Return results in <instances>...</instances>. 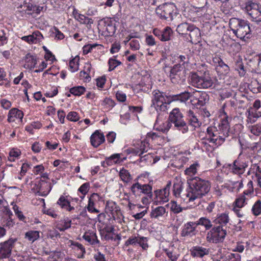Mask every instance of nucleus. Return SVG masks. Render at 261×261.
I'll use <instances>...</instances> for the list:
<instances>
[{"label": "nucleus", "instance_id": "nucleus-1", "mask_svg": "<svg viewBox=\"0 0 261 261\" xmlns=\"http://www.w3.org/2000/svg\"><path fill=\"white\" fill-rule=\"evenodd\" d=\"M190 65L188 60L180 64V68L184 69L182 73L185 79L182 80V82L185 81L186 78H188V81L194 87L202 89H213L215 87L214 81L210 74V71L206 68L205 64H202L203 69L198 70L197 72H191L190 71Z\"/></svg>", "mask_w": 261, "mask_h": 261}, {"label": "nucleus", "instance_id": "nucleus-2", "mask_svg": "<svg viewBox=\"0 0 261 261\" xmlns=\"http://www.w3.org/2000/svg\"><path fill=\"white\" fill-rule=\"evenodd\" d=\"M190 187V191L182 195L188 198L189 201L194 200L196 198H200L205 195L210 191L211 185L208 180L195 177L188 182Z\"/></svg>", "mask_w": 261, "mask_h": 261}, {"label": "nucleus", "instance_id": "nucleus-3", "mask_svg": "<svg viewBox=\"0 0 261 261\" xmlns=\"http://www.w3.org/2000/svg\"><path fill=\"white\" fill-rule=\"evenodd\" d=\"M152 93L154 98L152 100L151 107H154L157 111H165L167 109V105L179 100V94H167L159 90H154Z\"/></svg>", "mask_w": 261, "mask_h": 261}, {"label": "nucleus", "instance_id": "nucleus-4", "mask_svg": "<svg viewBox=\"0 0 261 261\" xmlns=\"http://www.w3.org/2000/svg\"><path fill=\"white\" fill-rule=\"evenodd\" d=\"M231 30L238 38L246 41L251 37V30L247 21L238 18H232L229 21Z\"/></svg>", "mask_w": 261, "mask_h": 261}, {"label": "nucleus", "instance_id": "nucleus-5", "mask_svg": "<svg viewBox=\"0 0 261 261\" xmlns=\"http://www.w3.org/2000/svg\"><path fill=\"white\" fill-rule=\"evenodd\" d=\"M156 14L165 20H173L177 16L178 9L173 3H164L159 6L155 9Z\"/></svg>", "mask_w": 261, "mask_h": 261}, {"label": "nucleus", "instance_id": "nucleus-6", "mask_svg": "<svg viewBox=\"0 0 261 261\" xmlns=\"http://www.w3.org/2000/svg\"><path fill=\"white\" fill-rule=\"evenodd\" d=\"M227 234L226 229L221 226H214L206 234V240L209 243L222 242Z\"/></svg>", "mask_w": 261, "mask_h": 261}, {"label": "nucleus", "instance_id": "nucleus-7", "mask_svg": "<svg viewBox=\"0 0 261 261\" xmlns=\"http://www.w3.org/2000/svg\"><path fill=\"white\" fill-rule=\"evenodd\" d=\"M245 10L251 21L257 23L261 22V5L249 1L245 4Z\"/></svg>", "mask_w": 261, "mask_h": 261}, {"label": "nucleus", "instance_id": "nucleus-8", "mask_svg": "<svg viewBox=\"0 0 261 261\" xmlns=\"http://www.w3.org/2000/svg\"><path fill=\"white\" fill-rule=\"evenodd\" d=\"M17 240L16 238H10L7 241L1 243L0 244V257L5 258H9Z\"/></svg>", "mask_w": 261, "mask_h": 261}, {"label": "nucleus", "instance_id": "nucleus-9", "mask_svg": "<svg viewBox=\"0 0 261 261\" xmlns=\"http://www.w3.org/2000/svg\"><path fill=\"white\" fill-rule=\"evenodd\" d=\"M168 120L169 123L167 125V127L165 128V130H168L172 124L177 129H179V109L178 108H175L170 112Z\"/></svg>", "mask_w": 261, "mask_h": 261}, {"label": "nucleus", "instance_id": "nucleus-10", "mask_svg": "<svg viewBox=\"0 0 261 261\" xmlns=\"http://www.w3.org/2000/svg\"><path fill=\"white\" fill-rule=\"evenodd\" d=\"M213 61L216 64V70L218 73L227 75L229 72V66L223 61L220 57L215 56L213 58Z\"/></svg>", "mask_w": 261, "mask_h": 261}, {"label": "nucleus", "instance_id": "nucleus-11", "mask_svg": "<svg viewBox=\"0 0 261 261\" xmlns=\"http://www.w3.org/2000/svg\"><path fill=\"white\" fill-rule=\"evenodd\" d=\"M196 222H188L184 225L183 226L181 236L182 237H192L193 236H195L198 232L196 230Z\"/></svg>", "mask_w": 261, "mask_h": 261}, {"label": "nucleus", "instance_id": "nucleus-12", "mask_svg": "<svg viewBox=\"0 0 261 261\" xmlns=\"http://www.w3.org/2000/svg\"><path fill=\"white\" fill-rule=\"evenodd\" d=\"M47 182L42 179H40L37 184H36V189L38 195L42 196H46L47 195L49 191L51 189L50 185H47Z\"/></svg>", "mask_w": 261, "mask_h": 261}, {"label": "nucleus", "instance_id": "nucleus-13", "mask_svg": "<svg viewBox=\"0 0 261 261\" xmlns=\"http://www.w3.org/2000/svg\"><path fill=\"white\" fill-rule=\"evenodd\" d=\"M105 141V138L103 134L100 133L99 130H96L90 137L91 144L94 147H97Z\"/></svg>", "mask_w": 261, "mask_h": 261}, {"label": "nucleus", "instance_id": "nucleus-14", "mask_svg": "<svg viewBox=\"0 0 261 261\" xmlns=\"http://www.w3.org/2000/svg\"><path fill=\"white\" fill-rule=\"evenodd\" d=\"M191 254L193 257H203L204 255H208L210 253V249L202 246H196L193 247L191 250Z\"/></svg>", "mask_w": 261, "mask_h": 261}, {"label": "nucleus", "instance_id": "nucleus-15", "mask_svg": "<svg viewBox=\"0 0 261 261\" xmlns=\"http://www.w3.org/2000/svg\"><path fill=\"white\" fill-rule=\"evenodd\" d=\"M248 165L246 163L239 160H235L232 166V171L236 174H242L244 173L245 168Z\"/></svg>", "mask_w": 261, "mask_h": 261}, {"label": "nucleus", "instance_id": "nucleus-16", "mask_svg": "<svg viewBox=\"0 0 261 261\" xmlns=\"http://www.w3.org/2000/svg\"><path fill=\"white\" fill-rule=\"evenodd\" d=\"M229 221L228 215L226 213H222L218 215L216 219L213 221L215 225L219 224L217 226H221L224 228Z\"/></svg>", "mask_w": 261, "mask_h": 261}, {"label": "nucleus", "instance_id": "nucleus-17", "mask_svg": "<svg viewBox=\"0 0 261 261\" xmlns=\"http://www.w3.org/2000/svg\"><path fill=\"white\" fill-rule=\"evenodd\" d=\"M198 30V28L194 27L193 25L186 22L180 23V36L189 34L191 37L192 32H196Z\"/></svg>", "mask_w": 261, "mask_h": 261}, {"label": "nucleus", "instance_id": "nucleus-18", "mask_svg": "<svg viewBox=\"0 0 261 261\" xmlns=\"http://www.w3.org/2000/svg\"><path fill=\"white\" fill-rule=\"evenodd\" d=\"M194 101V98L191 93L186 91L180 92V102H184L186 105L190 106L193 105Z\"/></svg>", "mask_w": 261, "mask_h": 261}, {"label": "nucleus", "instance_id": "nucleus-19", "mask_svg": "<svg viewBox=\"0 0 261 261\" xmlns=\"http://www.w3.org/2000/svg\"><path fill=\"white\" fill-rule=\"evenodd\" d=\"M23 117V113L21 111L16 108H13L9 112L8 121L9 122H14L15 121L14 118L22 120Z\"/></svg>", "mask_w": 261, "mask_h": 261}, {"label": "nucleus", "instance_id": "nucleus-20", "mask_svg": "<svg viewBox=\"0 0 261 261\" xmlns=\"http://www.w3.org/2000/svg\"><path fill=\"white\" fill-rule=\"evenodd\" d=\"M179 66L178 64L175 65L170 70V77L172 82L174 84H178L179 80Z\"/></svg>", "mask_w": 261, "mask_h": 261}, {"label": "nucleus", "instance_id": "nucleus-21", "mask_svg": "<svg viewBox=\"0 0 261 261\" xmlns=\"http://www.w3.org/2000/svg\"><path fill=\"white\" fill-rule=\"evenodd\" d=\"M104 23L106 27V31L107 32V36H113L116 31L115 24L111 20L104 19Z\"/></svg>", "mask_w": 261, "mask_h": 261}, {"label": "nucleus", "instance_id": "nucleus-22", "mask_svg": "<svg viewBox=\"0 0 261 261\" xmlns=\"http://www.w3.org/2000/svg\"><path fill=\"white\" fill-rule=\"evenodd\" d=\"M187 114L189 117V122L190 125L195 127H199L201 123L198 121L197 117L194 115L193 111L189 110L187 112Z\"/></svg>", "mask_w": 261, "mask_h": 261}, {"label": "nucleus", "instance_id": "nucleus-23", "mask_svg": "<svg viewBox=\"0 0 261 261\" xmlns=\"http://www.w3.org/2000/svg\"><path fill=\"white\" fill-rule=\"evenodd\" d=\"M24 60L28 63L27 67L29 68H34L37 64L36 59L29 53L25 55Z\"/></svg>", "mask_w": 261, "mask_h": 261}, {"label": "nucleus", "instance_id": "nucleus-24", "mask_svg": "<svg viewBox=\"0 0 261 261\" xmlns=\"http://www.w3.org/2000/svg\"><path fill=\"white\" fill-rule=\"evenodd\" d=\"M154 194L155 195L154 202H156V204H158V202L161 203V202H163V203H164L168 200V197L164 198V192L162 190L155 191Z\"/></svg>", "mask_w": 261, "mask_h": 261}, {"label": "nucleus", "instance_id": "nucleus-25", "mask_svg": "<svg viewBox=\"0 0 261 261\" xmlns=\"http://www.w3.org/2000/svg\"><path fill=\"white\" fill-rule=\"evenodd\" d=\"M196 226L199 225L204 226L206 230L210 229L213 225L211 221L205 217L200 218L198 221L196 222Z\"/></svg>", "mask_w": 261, "mask_h": 261}, {"label": "nucleus", "instance_id": "nucleus-26", "mask_svg": "<svg viewBox=\"0 0 261 261\" xmlns=\"http://www.w3.org/2000/svg\"><path fill=\"white\" fill-rule=\"evenodd\" d=\"M152 187L149 184L142 185L141 190H140V194L141 193L146 194L150 198V200L152 199L153 194L152 193Z\"/></svg>", "mask_w": 261, "mask_h": 261}, {"label": "nucleus", "instance_id": "nucleus-27", "mask_svg": "<svg viewBox=\"0 0 261 261\" xmlns=\"http://www.w3.org/2000/svg\"><path fill=\"white\" fill-rule=\"evenodd\" d=\"M86 91V89L82 86H75L70 89L69 92L71 94L80 96L83 94Z\"/></svg>", "mask_w": 261, "mask_h": 261}, {"label": "nucleus", "instance_id": "nucleus-28", "mask_svg": "<svg viewBox=\"0 0 261 261\" xmlns=\"http://www.w3.org/2000/svg\"><path fill=\"white\" fill-rule=\"evenodd\" d=\"M165 213V208L163 206H158L152 210L150 213L151 218H157L160 216H163Z\"/></svg>", "mask_w": 261, "mask_h": 261}, {"label": "nucleus", "instance_id": "nucleus-29", "mask_svg": "<svg viewBox=\"0 0 261 261\" xmlns=\"http://www.w3.org/2000/svg\"><path fill=\"white\" fill-rule=\"evenodd\" d=\"M172 33V31L171 29L168 27H166L162 30L161 35L162 36L161 37L160 40L162 41H166L169 40L170 39V36Z\"/></svg>", "mask_w": 261, "mask_h": 261}, {"label": "nucleus", "instance_id": "nucleus-30", "mask_svg": "<svg viewBox=\"0 0 261 261\" xmlns=\"http://www.w3.org/2000/svg\"><path fill=\"white\" fill-rule=\"evenodd\" d=\"M119 176L121 180L125 182H129L132 179V176L128 170L122 168L119 172Z\"/></svg>", "mask_w": 261, "mask_h": 261}, {"label": "nucleus", "instance_id": "nucleus-31", "mask_svg": "<svg viewBox=\"0 0 261 261\" xmlns=\"http://www.w3.org/2000/svg\"><path fill=\"white\" fill-rule=\"evenodd\" d=\"M0 224L4 227H8L10 228L12 227L14 222L12 218H3L0 220Z\"/></svg>", "mask_w": 261, "mask_h": 261}, {"label": "nucleus", "instance_id": "nucleus-32", "mask_svg": "<svg viewBox=\"0 0 261 261\" xmlns=\"http://www.w3.org/2000/svg\"><path fill=\"white\" fill-rule=\"evenodd\" d=\"M99 197V196L97 193H94L91 194V196L89 198L88 204L87 206V208L88 211H90L91 209H93V207H94V200H96L97 199H98Z\"/></svg>", "mask_w": 261, "mask_h": 261}, {"label": "nucleus", "instance_id": "nucleus-33", "mask_svg": "<svg viewBox=\"0 0 261 261\" xmlns=\"http://www.w3.org/2000/svg\"><path fill=\"white\" fill-rule=\"evenodd\" d=\"M25 238L32 242L39 238V232L38 231H30L25 233Z\"/></svg>", "mask_w": 261, "mask_h": 261}, {"label": "nucleus", "instance_id": "nucleus-34", "mask_svg": "<svg viewBox=\"0 0 261 261\" xmlns=\"http://www.w3.org/2000/svg\"><path fill=\"white\" fill-rule=\"evenodd\" d=\"M105 210L107 213H110L113 214L114 211H117L118 210L116 203L113 201H107Z\"/></svg>", "mask_w": 261, "mask_h": 261}, {"label": "nucleus", "instance_id": "nucleus-35", "mask_svg": "<svg viewBox=\"0 0 261 261\" xmlns=\"http://www.w3.org/2000/svg\"><path fill=\"white\" fill-rule=\"evenodd\" d=\"M235 69L238 71L239 75L243 76L246 73V70L244 69V65L242 61H237L235 65Z\"/></svg>", "mask_w": 261, "mask_h": 261}, {"label": "nucleus", "instance_id": "nucleus-36", "mask_svg": "<svg viewBox=\"0 0 261 261\" xmlns=\"http://www.w3.org/2000/svg\"><path fill=\"white\" fill-rule=\"evenodd\" d=\"M251 211L255 216H258L261 214V201L260 200L255 202L252 207Z\"/></svg>", "mask_w": 261, "mask_h": 261}, {"label": "nucleus", "instance_id": "nucleus-37", "mask_svg": "<svg viewBox=\"0 0 261 261\" xmlns=\"http://www.w3.org/2000/svg\"><path fill=\"white\" fill-rule=\"evenodd\" d=\"M141 187L142 185H141L140 183H135L131 187V191L135 196H140Z\"/></svg>", "mask_w": 261, "mask_h": 261}, {"label": "nucleus", "instance_id": "nucleus-38", "mask_svg": "<svg viewBox=\"0 0 261 261\" xmlns=\"http://www.w3.org/2000/svg\"><path fill=\"white\" fill-rule=\"evenodd\" d=\"M223 261H241V256L238 253H231L227 255Z\"/></svg>", "mask_w": 261, "mask_h": 261}, {"label": "nucleus", "instance_id": "nucleus-39", "mask_svg": "<svg viewBox=\"0 0 261 261\" xmlns=\"http://www.w3.org/2000/svg\"><path fill=\"white\" fill-rule=\"evenodd\" d=\"M147 239L146 237L138 236V242L137 244H139V245L142 248V249L146 250L148 247V245L147 243Z\"/></svg>", "mask_w": 261, "mask_h": 261}, {"label": "nucleus", "instance_id": "nucleus-40", "mask_svg": "<svg viewBox=\"0 0 261 261\" xmlns=\"http://www.w3.org/2000/svg\"><path fill=\"white\" fill-rule=\"evenodd\" d=\"M85 70L81 71L80 73V77H85V75H87L86 76H85V79H88L89 78H90V76L89 75L88 72L90 71L91 67V64L90 63H86L85 67H84Z\"/></svg>", "mask_w": 261, "mask_h": 261}, {"label": "nucleus", "instance_id": "nucleus-41", "mask_svg": "<svg viewBox=\"0 0 261 261\" xmlns=\"http://www.w3.org/2000/svg\"><path fill=\"white\" fill-rule=\"evenodd\" d=\"M207 135L210 137L217 138L218 134H219L216 128L215 127H208L206 130Z\"/></svg>", "mask_w": 261, "mask_h": 261}, {"label": "nucleus", "instance_id": "nucleus-42", "mask_svg": "<svg viewBox=\"0 0 261 261\" xmlns=\"http://www.w3.org/2000/svg\"><path fill=\"white\" fill-rule=\"evenodd\" d=\"M246 197L245 195H241L236 200V207L241 208L246 204Z\"/></svg>", "mask_w": 261, "mask_h": 261}, {"label": "nucleus", "instance_id": "nucleus-43", "mask_svg": "<svg viewBox=\"0 0 261 261\" xmlns=\"http://www.w3.org/2000/svg\"><path fill=\"white\" fill-rule=\"evenodd\" d=\"M44 50L45 51V55L44 56V58L46 60H49L53 61L54 60H56V58L55 56L53 54V53L48 50L47 47L45 46L42 47Z\"/></svg>", "mask_w": 261, "mask_h": 261}, {"label": "nucleus", "instance_id": "nucleus-44", "mask_svg": "<svg viewBox=\"0 0 261 261\" xmlns=\"http://www.w3.org/2000/svg\"><path fill=\"white\" fill-rule=\"evenodd\" d=\"M173 193L175 196H179V184L178 183V179L176 177L174 180V184L173 186Z\"/></svg>", "mask_w": 261, "mask_h": 261}, {"label": "nucleus", "instance_id": "nucleus-45", "mask_svg": "<svg viewBox=\"0 0 261 261\" xmlns=\"http://www.w3.org/2000/svg\"><path fill=\"white\" fill-rule=\"evenodd\" d=\"M90 188L89 182L83 184L79 189L78 191L84 195V196L87 193Z\"/></svg>", "mask_w": 261, "mask_h": 261}, {"label": "nucleus", "instance_id": "nucleus-46", "mask_svg": "<svg viewBox=\"0 0 261 261\" xmlns=\"http://www.w3.org/2000/svg\"><path fill=\"white\" fill-rule=\"evenodd\" d=\"M67 119L71 121H76L79 120V117L76 112L72 111L68 114Z\"/></svg>", "mask_w": 261, "mask_h": 261}, {"label": "nucleus", "instance_id": "nucleus-47", "mask_svg": "<svg viewBox=\"0 0 261 261\" xmlns=\"http://www.w3.org/2000/svg\"><path fill=\"white\" fill-rule=\"evenodd\" d=\"M251 133L255 135L259 136L261 134V124H257L252 127L251 129Z\"/></svg>", "mask_w": 261, "mask_h": 261}, {"label": "nucleus", "instance_id": "nucleus-48", "mask_svg": "<svg viewBox=\"0 0 261 261\" xmlns=\"http://www.w3.org/2000/svg\"><path fill=\"white\" fill-rule=\"evenodd\" d=\"M102 105L107 106L108 108H112L115 106V102L112 99L106 98L102 102Z\"/></svg>", "mask_w": 261, "mask_h": 261}, {"label": "nucleus", "instance_id": "nucleus-49", "mask_svg": "<svg viewBox=\"0 0 261 261\" xmlns=\"http://www.w3.org/2000/svg\"><path fill=\"white\" fill-rule=\"evenodd\" d=\"M139 150H140V153L139 154V156H140V160L141 161H142L143 160H143H146V157L147 156H148V154H146L144 156L142 155V154L144 153V152H147V150H146V148H145V143H143L142 142L141 143V145L140 146V148L139 149Z\"/></svg>", "mask_w": 261, "mask_h": 261}, {"label": "nucleus", "instance_id": "nucleus-50", "mask_svg": "<svg viewBox=\"0 0 261 261\" xmlns=\"http://www.w3.org/2000/svg\"><path fill=\"white\" fill-rule=\"evenodd\" d=\"M57 204L60 205L61 207L65 208L69 205V202L63 196H61L57 201Z\"/></svg>", "mask_w": 261, "mask_h": 261}, {"label": "nucleus", "instance_id": "nucleus-51", "mask_svg": "<svg viewBox=\"0 0 261 261\" xmlns=\"http://www.w3.org/2000/svg\"><path fill=\"white\" fill-rule=\"evenodd\" d=\"M198 166L197 164H194L190 166L188 168L185 170L186 174H190L191 173L195 174L196 172V166Z\"/></svg>", "mask_w": 261, "mask_h": 261}, {"label": "nucleus", "instance_id": "nucleus-52", "mask_svg": "<svg viewBox=\"0 0 261 261\" xmlns=\"http://www.w3.org/2000/svg\"><path fill=\"white\" fill-rule=\"evenodd\" d=\"M20 155V151L14 149L11 150L9 152V159L10 161H14V158L18 157Z\"/></svg>", "mask_w": 261, "mask_h": 261}, {"label": "nucleus", "instance_id": "nucleus-53", "mask_svg": "<svg viewBox=\"0 0 261 261\" xmlns=\"http://www.w3.org/2000/svg\"><path fill=\"white\" fill-rule=\"evenodd\" d=\"M138 242V237H130L125 243V245H136Z\"/></svg>", "mask_w": 261, "mask_h": 261}, {"label": "nucleus", "instance_id": "nucleus-54", "mask_svg": "<svg viewBox=\"0 0 261 261\" xmlns=\"http://www.w3.org/2000/svg\"><path fill=\"white\" fill-rule=\"evenodd\" d=\"M22 39L29 43H31L35 42L36 37H34V35H31L22 37Z\"/></svg>", "mask_w": 261, "mask_h": 261}, {"label": "nucleus", "instance_id": "nucleus-55", "mask_svg": "<svg viewBox=\"0 0 261 261\" xmlns=\"http://www.w3.org/2000/svg\"><path fill=\"white\" fill-rule=\"evenodd\" d=\"M129 45L131 49L135 50L139 49L140 47L139 42L137 40L134 39L130 41Z\"/></svg>", "mask_w": 261, "mask_h": 261}, {"label": "nucleus", "instance_id": "nucleus-56", "mask_svg": "<svg viewBox=\"0 0 261 261\" xmlns=\"http://www.w3.org/2000/svg\"><path fill=\"white\" fill-rule=\"evenodd\" d=\"M116 97L117 100L120 102H124L126 98L125 94L120 91H118L116 93Z\"/></svg>", "mask_w": 261, "mask_h": 261}, {"label": "nucleus", "instance_id": "nucleus-57", "mask_svg": "<svg viewBox=\"0 0 261 261\" xmlns=\"http://www.w3.org/2000/svg\"><path fill=\"white\" fill-rule=\"evenodd\" d=\"M227 118L228 117H227L222 119L221 124L220 125L221 129H229V125Z\"/></svg>", "mask_w": 261, "mask_h": 261}, {"label": "nucleus", "instance_id": "nucleus-58", "mask_svg": "<svg viewBox=\"0 0 261 261\" xmlns=\"http://www.w3.org/2000/svg\"><path fill=\"white\" fill-rule=\"evenodd\" d=\"M54 30L55 31V37L59 40H62L64 38V34L59 31V30L56 27H54Z\"/></svg>", "mask_w": 261, "mask_h": 261}, {"label": "nucleus", "instance_id": "nucleus-59", "mask_svg": "<svg viewBox=\"0 0 261 261\" xmlns=\"http://www.w3.org/2000/svg\"><path fill=\"white\" fill-rule=\"evenodd\" d=\"M108 64L109 65V71L113 70L117 66V65H116L115 62V59L113 58L109 59Z\"/></svg>", "mask_w": 261, "mask_h": 261}, {"label": "nucleus", "instance_id": "nucleus-60", "mask_svg": "<svg viewBox=\"0 0 261 261\" xmlns=\"http://www.w3.org/2000/svg\"><path fill=\"white\" fill-rule=\"evenodd\" d=\"M94 258L96 261H106L105 255L100 252H98L97 254H95Z\"/></svg>", "mask_w": 261, "mask_h": 261}, {"label": "nucleus", "instance_id": "nucleus-61", "mask_svg": "<svg viewBox=\"0 0 261 261\" xmlns=\"http://www.w3.org/2000/svg\"><path fill=\"white\" fill-rule=\"evenodd\" d=\"M171 185V182L169 181L168 183L167 184L166 187L162 189L163 191L164 192V198H167L169 196V189Z\"/></svg>", "mask_w": 261, "mask_h": 261}, {"label": "nucleus", "instance_id": "nucleus-62", "mask_svg": "<svg viewBox=\"0 0 261 261\" xmlns=\"http://www.w3.org/2000/svg\"><path fill=\"white\" fill-rule=\"evenodd\" d=\"M1 103L2 106L5 109H8L11 106V102L8 100L5 99H2Z\"/></svg>", "mask_w": 261, "mask_h": 261}, {"label": "nucleus", "instance_id": "nucleus-63", "mask_svg": "<svg viewBox=\"0 0 261 261\" xmlns=\"http://www.w3.org/2000/svg\"><path fill=\"white\" fill-rule=\"evenodd\" d=\"M107 138L109 142L113 143L116 138V134L113 132H110L107 135Z\"/></svg>", "mask_w": 261, "mask_h": 261}, {"label": "nucleus", "instance_id": "nucleus-64", "mask_svg": "<svg viewBox=\"0 0 261 261\" xmlns=\"http://www.w3.org/2000/svg\"><path fill=\"white\" fill-rule=\"evenodd\" d=\"M106 82L105 77H99L96 80V85L98 87L103 88Z\"/></svg>", "mask_w": 261, "mask_h": 261}]
</instances>
